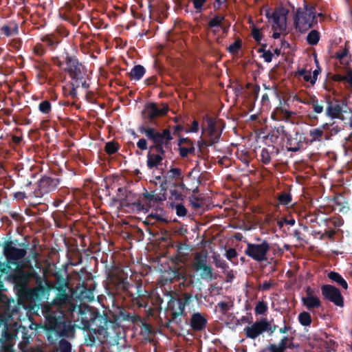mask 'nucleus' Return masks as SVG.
Segmentation results:
<instances>
[{"label":"nucleus","mask_w":352,"mask_h":352,"mask_svg":"<svg viewBox=\"0 0 352 352\" xmlns=\"http://www.w3.org/2000/svg\"><path fill=\"white\" fill-rule=\"evenodd\" d=\"M142 321L139 315L131 314L125 309H120L115 314L111 311L101 315L96 314L91 320H83V328L89 330L85 337L87 346H99L106 343L112 334H118L117 329L122 327V322H131L138 324Z\"/></svg>","instance_id":"nucleus-1"},{"label":"nucleus","mask_w":352,"mask_h":352,"mask_svg":"<svg viewBox=\"0 0 352 352\" xmlns=\"http://www.w3.org/2000/svg\"><path fill=\"white\" fill-rule=\"evenodd\" d=\"M58 293L52 301L53 306L46 309L44 312L45 322L44 328L48 340L54 343L61 337H71L74 334V328L64 314L63 307L72 305L71 296L63 292L57 290Z\"/></svg>","instance_id":"nucleus-2"},{"label":"nucleus","mask_w":352,"mask_h":352,"mask_svg":"<svg viewBox=\"0 0 352 352\" xmlns=\"http://www.w3.org/2000/svg\"><path fill=\"white\" fill-rule=\"evenodd\" d=\"M65 63L66 67L64 68V71L68 74L72 79L69 83L71 89L69 96L72 99H75L78 96L77 89L81 86L82 88L87 89L89 88V83L86 80L84 66L75 56L66 54Z\"/></svg>","instance_id":"nucleus-3"},{"label":"nucleus","mask_w":352,"mask_h":352,"mask_svg":"<svg viewBox=\"0 0 352 352\" xmlns=\"http://www.w3.org/2000/svg\"><path fill=\"white\" fill-rule=\"evenodd\" d=\"M138 129L140 133L145 135L148 140L152 142L148 150L153 153L155 152L156 155H160L164 160L166 153L164 148L169 147L173 140L170 129H164L162 131H159L154 127L145 125L139 126Z\"/></svg>","instance_id":"nucleus-4"},{"label":"nucleus","mask_w":352,"mask_h":352,"mask_svg":"<svg viewBox=\"0 0 352 352\" xmlns=\"http://www.w3.org/2000/svg\"><path fill=\"white\" fill-rule=\"evenodd\" d=\"M194 299L198 300V294L192 295L191 292H182L177 293L175 296H170L168 302L167 311L170 315L168 321L178 323L177 318L182 316H186L185 307L188 306Z\"/></svg>","instance_id":"nucleus-5"},{"label":"nucleus","mask_w":352,"mask_h":352,"mask_svg":"<svg viewBox=\"0 0 352 352\" xmlns=\"http://www.w3.org/2000/svg\"><path fill=\"white\" fill-rule=\"evenodd\" d=\"M294 23L296 29L300 32H306L318 23L316 18V8L307 4L303 8H298L294 17Z\"/></svg>","instance_id":"nucleus-6"},{"label":"nucleus","mask_w":352,"mask_h":352,"mask_svg":"<svg viewBox=\"0 0 352 352\" xmlns=\"http://www.w3.org/2000/svg\"><path fill=\"white\" fill-rule=\"evenodd\" d=\"M168 111L169 107L167 103L161 102L160 104L156 102L146 103L142 111V116L144 120L143 125L150 126L149 124H155V120L157 118L166 116Z\"/></svg>","instance_id":"nucleus-7"},{"label":"nucleus","mask_w":352,"mask_h":352,"mask_svg":"<svg viewBox=\"0 0 352 352\" xmlns=\"http://www.w3.org/2000/svg\"><path fill=\"white\" fill-rule=\"evenodd\" d=\"M142 197L144 203L142 204L141 201H138L132 204L135 206L138 210H146L147 212L149 208H159L160 211L164 212L162 207L163 201L166 199V197H163L159 195H156L155 191L148 192L144 189V192L142 193Z\"/></svg>","instance_id":"nucleus-8"},{"label":"nucleus","mask_w":352,"mask_h":352,"mask_svg":"<svg viewBox=\"0 0 352 352\" xmlns=\"http://www.w3.org/2000/svg\"><path fill=\"white\" fill-rule=\"evenodd\" d=\"M270 250V243L266 240L259 244L248 242L244 253L257 262H264L267 260V254Z\"/></svg>","instance_id":"nucleus-9"},{"label":"nucleus","mask_w":352,"mask_h":352,"mask_svg":"<svg viewBox=\"0 0 352 352\" xmlns=\"http://www.w3.org/2000/svg\"><path fill=\"white\" fill-rule=\"evenodd\" d=\"M84 5L78 1L67 2L59 10L60 16L73 25H76L80 20V16L78 11L82 10Z\"/></svg>","instance_id":"nucleus-10"},{"label":"nucleus","mask_w":352,"mask_h":352,"mask_svg":"<svg viewBox=\"0 0 352 352\" xmlns=\"http://www.w3.org/2000/svg\"><path fill=\"white\" fill-rule=\"evenodd\" d=\"M59 184L60 180L56 177L43 176L39 179L36 188L30 192V197L41 198L44 195L55 190Z\"/></svg>","instance_id":"nucleus-11"},{"label":"nucleus","mask_w":352,"mask_h":352,"mask_svg":"<svg viewBox=\"0 0 352 352\" xmlns=\"http://www.w3.org/2000/svg\"><path fill=\"white\" fill-rule=\"evenodd\" d=\"M135 284H131L127 279L121 276H115L110 280L111 293L116 295L133 296L132 288H135Z\"/></svg>","instance_id":"nucleus-12"},{"label":"nucleus","mask_w":352,"mask_h":352,"mask_svg":"<svg viewBox=\"0 0 352 352\" xmlns=\"http://www.w3.org/2000/svg\"><path fill=\"white\" fill-rule=\"evenodd\" d=\"M192 267L196 272L201 271L199 276L202 280L209 281L217 278V276L213 273V268L207 264L206 257L199 254L196 255L192 263Z\"/></svg>","instance_id":"nucleus-13"},{"label":"nucleus","mask_w":352,"mask_h":352,"mask_svg":"<svg viewBox=\"0 0 352 352\" xmlns=\"http://www.w3.org/2000/svg\"><path fill=\"white\" fill-rule=\"evenodd\" d=\"M3 253L8 263L16 265L25 256L27 252L25 249L13 246L11 242H6L3 247Z\"/></svg>","instance_id":"nucleus-14"},{"label":"nucleus","mask_w":352,"mask_h":352,"mask_svg":"<svg viewBox=\"0 0 352 352\" xmlns=\"http://www.w3.org/2000/svg\"><path fill=\"white\" fill-rule=\"evenodd\" d=\"M321 292L324 298L338 307L344 306V298L339 289L331 285H323Z\"/></svg>","instance_id":"nucleus-15"},{"label":"nucleus","mask_w":352,"mask_h":352,"mask_svg":"<svg viewBox=\"0 0 352 352\" xmlns=\"http://www.w3.org/2000/svg\"><path fill=\"white\" fill-rule=\"evenodd\" d=\"M95 289V283L91 282L89 283L82 282L75 287L73 293L76 297L80 300L91 302L94 299Z\"/></svg>","instance_id":"nucleus-16"},{"label":"nucleus","mask_w":352,"mask_h":352,"mask_svg":"<svg viewBox=\"0 0 352 352\" xmlns=\"http://www.w3.org/2000/svg\"><path fill=\"white\" fill-rule=\"evenodd\" d=\"M174 279L179 281L177 293H182V292H191L193 294L192 287L195 284V281L192 275H188L184 271L180 272L179 269L173 271Z\"/></svg>","instance_id":"nucleus-17"},{"label":"nucleus","mask_w":352,"mask_h":352,"mask_svg":"<svg viewBox=\"0 0 352 352\" xmlns=\"http://www.w3.org/2000/svg\"><path fill=\"white\" fill-rule=\"evenodd\" d=\"M287 14L288 10L283 8L275 10L271 16H269V13H267V17L272 20V29L274 30H278L280 32L286 30Z\"/></svg>","instance_id":"nucleus-18"},{"label":"nucleus","mask_w":352,"mask_h":352,"mask_svg":"<svg viewBox=\"0 0 352 352\" xmlns=\"http://www.w3.org/2000/svg\"><path fill=\"white\" fill-rule=\"evenodd\" d=\"M266 327L267 326H265L264 318H263L260 320L256 321L251 326L245 327L244 333L248 338L254 340L265 332Z\"/></svg>","instance_id":"nucleus-19"},{"label":"nucleus","mask_w":352,"mask_h":352,"mask_svg":"<svg viewBox=\"0 0 352 352\" xmlns=\"http://www.w3.org/2000/svg\"><path fill=\"white\" fill-rule=\"evenodd\" d=\"M190 327L194 331H204L208 324L206 316L200 312H194L190 319Z\"/></svg>","instance_id":"nucleus-20"},{"label":"nucleus","mask_w":352,"mask_h":352,"mask_svg":"<svg viewBox=\"0 0 352 352\" xmlns=\"http://www.w3.org/2000/svg\"><path fill=\"white\" fill-rule=\"evenodd\" d=\"M204 133L206 134V140L198 141L197 143L200 151L203 147L210 146L217 143L221 138V131H219L216 128L213 131H208Z\"/></svg>","instance_id":"nucleus-21"},{"label":"nucleus","mask_w":352,"mask_h":352,"mask_svg":"<svg viewBox=\"0 0 352 352\" xmlns=\"http://www.w3.org/2000/svg\"><path fill=\"white\" fill-rule=\"evenodd\" d=\"M327 106L326 108V116L331 119L341 118L342 117V107L336 100L333 102L330 99L327 100Z\"/></svg>","instance_id":"nucleus-22"},{"label":"nucleus","mask_w":352,"mask_h":352,"mask_svg":"<svg viewBox=\"0 0 352 352\" xmlns=\"http://www.w3.org/2000/svg\"><path fill=\"white\" fill-rule=\"evenodd\" d=\"M135 288L136 293H133V296H129L131 298L133 304L137 305L139 307L146 308L148 306V300L145 299L144 292L142 283H135Z\"/></svg>","instance_id":"nucleus-23"},{"label":"nucleus","mask_w":352,"mask_h":352,"mask_svg":"<svg viewBox=\"0 0 352 352\" xmlns=\"http://www.w3.org/2000/svg\"><path fill=\"white\" fill-rule=\"evenodd\" d=\"M282 134H284L287 138V151L292 152L298 151L302 146V142L300 140H298V136L300 135L298 132L295 133V137L292 138L291 135H288L284 131L283 127H282L281 130Z\"/></svg>","instance_id":"nucleus-24"},{"label":"nucleus","mask_w":352,"mask_h":352,"mask_svg":"<svg viewBox=\"0 0 352 352\" xmlns=\"http://www.w3.org/2000/svg\"><path fill=\"white\" fill-rule=\"evenodd\" d=\"M34 68L39 72L38 76L44 78H46L47 73L51 70L50 65L43 59L34 61Z\"/></svg>","instance_id":"nucleus-25"},{"label":"nucleus","mask_w":352,"mask_h":352,"mask_svg":"<svg viewBox=\"0 0 352 352\" xmlns=\"http://www.w3.org/2000/svg\"><path fill=\"white\" fill-rule=\"evenodd\" d=\"M146 157V166L149 169L157 168L163 161L162 157L160 155H156L155 153L150 151L149 150L148 151Z\"/></svg>","instance_id":"nucleus-26"},{"label":"nucleus","mask_w":352,"mask_h":352,"mask_svg":"<svg viewBox=\"0 0 352 352\" xmlns=\"http://www.w3.org/2000/svg\"><path fill=\"white\" fill-rule=\"evenodd\" d=\"M54 276L55 278V288L56 290H60L63 292L65 289H68L67 280L64 277L60 270L55 272Z\"/></svg>","instance_id":"nucleus-27"},{"label":"nucleus","mask_w":352,"mask_h":352,"mask_svg":"<svg viewBox=\"0 0 352 352\" xmlns=\"http://www.w3.org/2000/svg\"><path fill=\"white\" fill-rule=\"evenodd\" d=\"M289 341V338L287 336H283L278 344H270L267 346V350L272 351L274 352H285L286 349H287Z\"/></svg>","instance_id":"nucleus-28"},{"label":"nucleus","mask_w":352,"mask_h":352,"mask_svg":"<svg viewBox=\"0 0 352 352\" xmlns=\"http://www.w3.org/2000/svg\"><path fill=\"white\" fill-rule=\"evenodd\" d=\"M41 41L45 43L47 47L54 50L60 42L59 36L54 34H45L41 37Z\"/></svg>","instance_id":"nucleus-29"},{"label":"nucleus","mask_w":352,"mask_h":352,"mask_svg":"<svg viewBox=\"0 0 352 352\" xmlns=\"http://www.w3.org/2000/svg\"><path fill=\"white\" fill-rule=\"evenodd\" d=\"M301 300L303 305L305 306L308 310L318 309L321 306V302L317 296L302 297Z\"/></svg>","instance_id":"nucleus-30"},{"label":"nucleus","mask_w":352,"mask_h":352,"mask_svg":"<svg viewBox=\"0 0 352 352\" xmlns=\"http://www.w3.org/2000/svg\"><path fill=\"white\" fill-rule=\"evenodd\" d=\"M146 69L141 65H135L129 73V76L131 80H140L145 74Z\"/></svg>","instance_id":"nucleus-31"},{"label":"nucleus","mask_w":352,"mask_h":352,"mask_svg":"<svg viewBox=\"0 0 352 352\" xmlns=\"http://www.w3.org/2000/svg\"><path fill=\"white\" fill-rule=\"evenodd\" d=\"M203 121L206 122V124H202L201 125L202 133L208 131H213L214 129L217 128L215 119L208 114L203 116Z\"/></svg>","instance_id":"nucleus-32"},{"label":"nucleus","mask_w":352,"mask_h":352,"mask_svg":"<svg viewBox=\"0 0 352 352\" xmlns=\"http://www.w3.org/2000/svg\"><path fill=\"white\" fill-rule=\"evenodd\" d=\"M333 202L339 206V212L341 213H346L349 210L348 201L342 195H336L333 198Z\"/></svg>","instance_id":"nucleus-33"},{"label":"nucleus","mask_w":352,"mask_h":352,"mask_svg":"<svg viewBox=\"0 0 352 352\" xmlns=\"http://www.w3.org/2000/svg\"><path fill=\"white\" fill-rule=\"evenodd\" d=\"M152 219H155L160 222H168V221L163 216V212L160 211V209L157 208H154V212H152L147 216L145 223L148 224H153V223L151 221Z\"/></svg>","instance_id":"nucleus-34"},{"label":"nucleus","mask_w":352,"mask_h":352,"mask_svg":"<svg viewBox=\"0 0 352 352\" xmlns=\"http://www.w3.org/2000/svg\"><path fill=\"white\" fill-rule=\"evenodd\" d=\"M328 277L332 281L336 282L342 288L346 289L348 288V284L346 281L342 278V276L336 272H331L328 274Z\"/></svg>","instance_id":"nucleus-35"},{"label":"nucleus","mask_w":352,"mask_h":352,"mask_svg":"<svg viewBox=\"0 0 352 352\" xmlns=\"http://www.w3.org/2000/svg\"><path fill=\"white\" fill-rule=\"evenodd\" d=\"M140 326V334L144 338L145 340H150V334L153 333V328L151 324L145 322L142 318Z\"/></svg>","instance_id":"nucleus-36"},{"label":"nucleus","mask_w":352,"mask_h":352,"mask_svg":"<svg viewBox=\"0 0 352 352\" xmlns=\"http://www.w3.org/2000/svg\"><path fill=\"white\" fill-rule=\"evenodd\" d=\"M320 38V32L316 30H312L308 33L306 41L309 45H316L318 43Z\"/></svg>","instance_id":"nucleus-37"},{"label":"nucleus","mask_w":352,"mask_h":352,"mask_svg":"<svg viewBox=\"0 0 352 352\" xmlns=\"http://www.w3.org/2000/svg\"><path fill=\"white\" fill-rule=\"evenodd\" d=\"M349 49L345 47L342 50L336 52L334 55V58L339 60L341 65L348 66L349 63L345 60L344 58L349 54Z\"/></svg>","instance_id":"nucleus-38"},{"label":"nucleus","mask_w":352,"mask_h":352,"mask_svg":"<svg viewBox=\"0 0 352 352\" xmlns=\"http://www.w3.org/2000/svg\"><path fill=\"white\" fill-rule=\"evenodd\" d=\"M224 16L221 14H217L209 21L208 26L210 28H221L222 22L224 21Z\"/></svg>","instance_id":"nucleus-39"},{"label":"nucleus","mask_w":352,"mask_h":352,"mask_svg":"<svg viewBox=\"0 0 352 352\" xmlns=\"http://www.w3.org/2000/svg\"><path fill=\"white\" fill-rule=\"evenodd\" d=\"M72 351V344L71 343L65 340L61 339L58 344V346L56 349L55 352H71Z\"/></svg>","instance_id":"nucleus-40"},{"label":"nucleus","mask_w":352,"mask_h":352,"mask_svg":"<svg viewBox=\"0 0 352 352\" xmlns=\"http://www.w3.org/2000/svg\"><path fill=\"white\" fill-rule=\"evenodd\" d=\"M298 318L300 324L305 327L309 326L312 322L310 314L307 311H302L300 313Z\"/></svg>","instance_id":"nucleus-41"},{"label":"nucleus","mask_w":352,"mask_h":352,"mask_svg":"<svg viewBox=\"0 0 352 352\" xmlns=\"http://www.w3.org/2000/svg\"><path fill=\"white\" fill-rule=\"evenodd\" d=\"M167 177L170 179L183 180L182 172L179 168L171 167L167 172Z\"/></svg>","instance_id":"nucleus-42"},{"label":"nucleus","mask_w":352,"mask_h":352,"mask_svg":"<svg viewBox=\"0 0 352 352\" xmlns=\"http://www.w3.org/2000/svg\"><path fill=\"white\" fill-rule=\"evenodd\" d=\"M120 145L118 143L113 141H110L106 143L104 146V151L108 155H113L118 151Z\"/></svg>","instance_id":"nucleus-43"},{"label":"nucleus","mask_w":352,"mask_h":352,"mask_svg":"<svg viewBox=\"0 0 352 352\" xmlns=\"http://www.w3.org/2000/svg\"><path fill=\"white\" fill-rule=\"evenodd\" d=\"M38 110L43 114H45V115H47V116L50 115L51 113V111H52V104H51V102L49 100H45L41 101L38 104Z\"/></svg>","instance_id":"nucleus-44"},{"label":"nucleus","mask_w":352,"mask_h":352,"mask_svg":"<svg viewBox=\"0 0 352 352\" xmlns=\"http://www.w3.org/2000/svg\"><path fill=\"white\" fill-rule=\"evenodd\" d=\"M324 101H319L318 99L315 96H312V109L316 113L320 114L323 112L324 107H323Z\"/></svg>","instance_id":"nucleus-45"},{"label":"nucleus","mask_w":352,"mask_h":352,"mask_svg":"<svg viewBox=\"0 0 352 352\" xmlns=\"http://www.w3.org/2000/svg\"><path fill=\"white\" fill-rule=\"evenodd\" d=\"M278 200L281 205L287 206L292 201V195L289 192H282L278 195Z\"/></svg>","instance_id":"nucleus-46"},{"label":"nucleus","mask_w":352,"mask_h":352,"mask_svg":"<svg viewBox=\"0 0 352 352\" xmlns=\"http://www.w3.org/2000/svg\"><path fill=\"white\" fill-rule=\"evenodd\" d=\"M309 135L311 138V142H315V141H320L323 135L324 132L321 129L316 128L311 130L309 131Z\"/></svg>","instance_id":"nucleus-47"},{"label":"nucleus","mask_w":352,"mask_h":352,"mask_svg":"<svg viewBox=\"0 0 352 352\" xmlns=\"http://www.w3.org/2000/svg\"><path fill=\"white\" fill-rule=\"evenodd\" d=\"M242 47V41L240 39L236 40L232 45L228 47V50L230 54H237L239 50Z\"/></svg>","instance_id":"nucleus-48"},{"label":"nucleus","mask_w":352,"mask_h":352,"mask_svg":"<svg viewBox=\"0 0 352 352\" xmlns=\"http://www.w3.org/2000/svg\"><path fill=\"white\" fill-rule=\"evenodd\" d=\"M267 305L264 301H259L254 309L256 314L263 315L265 314L267 311Z\"/></svg>","instance_id":"nucleus-49"},{"label":"nucleus","mask_w":352,"mask_h":352,"mask_svg":"<svg viewBox=\"0 0 352 352\" xmlns=\"http://www.w3.org/2000/svg\"><path fill=\"white\" fill-rule=\"evenodd\" d=\"M190 147L186 148L184 146H180L179 147V155L182 157H186L189 154H194L195 151V148L193 146V143L192 144H190Z\"/></svg>","instance_id":"nucleus-50"},{"label":"nucleus","mask_w":352,"mask_h":352,"mask_svg":"<svg viewBox=\"0 0 352 352\" xmlns=\"http://www.w3.org/2000/svg\"><path fill=\"white\" fill-rule=\"evenodd\" d=\"M232 305H230L228 302L221 301L217 303L216 307L219 308V311L223 314L226 315L227 312L230 310Z\"/></svg>","instance_id":"nucleus-51"},{"label":"nucleus","mask_w":352,"mask_h":352,"mask_svg":"<svg viewBox=\"0 0 352 352\" xmlns=\"http://www.w3.org/2000/svg\"><path fill=\"white\" fill-rule=\"evenodd\" d=\"M261 161L265 164H268L271 162V156L268 150L263 148L261 153Z\"/></svg>","instance_id":"nucleus-52"},{"label":"nucleus","mask_w":352,"mask_h":352,"mask_svg":"<svg viewBox=\"0 0 352 352\" xmlns=\"http://www.w3.org/2000/svg\"><path fill=\"white\" fill-rule=\"evenodd\" d=\"M33 52L35 55L42 56L46 53V50L41 43H36L33 47Z\"/></svg>","instance_id":"nucleus-53"},{"label":"nucleus","mask_w":352,"mask_h":352,"mask_svg":"<svg viewBox=\"0 0 352 352\" xmlns=\"http://www.w3.org/2000/svg\"><path fill=\"white\" fill-rule=\"evenodd\" d=\"M252 35L258 43H261V41L263 38V34L261 32L259 29L256 28L255 26H253L252 30Z\"/></svg>","instance_id":"nucleus-54"},{"label":"nucleus","mask_w":352,"mask_h":352,"mask_svg":"<svg viewBox=\"0 0 352 352\" xmlns=\"http://www.w3.org/2000/svg\"><path fill=\"white\" fill-rule=\"evenodd\" d=\"M175 210L176 214L179 217H185L187 214V209L182 204H177L175 206Z\"/></svg>","instance_id":"nucleus-55"},{"label":"nucleus","mask_w":352,"mask_h":352,"mask_svg":"<svg viewBox=\"0 0 352 352\" xmlns=\"http://www.w3.org/2000/svg\"><path fill=\"white\" fill-rule=\"evenodd\" d=\"M264 321H265V326H267V327L265 329V331L269 332L270 336H271L272 333H274V331L276 330L278 327L276 324L272 325L266 318H264Z\"/></svg>","instance_id":"nucleus-56"},{"label":"nucleus","mask_w":352,"mask_h":352,"mask_svg":"<svg viewBox=\"0 0 352 352\" xmlns=\"http://www.w3.org/2000/svg\"><path fill=\"white\" fill-rule=\"evenodd\" d=\"M137 146L141 151L148 150L149 146H148L147 140L145 138H140L137 142Z\"/></svg>","instance_id":"nucleus-57"},{"label":"nucleus","mask_w":352,"mask_h":352,"mask_svg":"<svg viewBox=\"0 0 352 352\" xmlns=\"http://www.w3.org/2000/svg\"><path fill=\"white\" fill-rule=\"evenodd\" d=\"M315 62L316 63L317 68L313 72V75L311 76V77H312L311 85H314L316 83L317 78H318V76L321 72V69L319 65V63H318V60L316 59Z\"/></svg>","instance_id":"nucleus-58"},{"label":"nucleus","mask_w":352,"mask_h":352,"mask_svg":"<svg viewBox=\"0 0 352 352\" xmlns=\"http://www.w3.org/2000/svg\"><path fill=\"white\" fill-rule=\"evenodd\" d=\"M45 292L46 287L41 283L32 291V293L34 296H37L38 294H44Z\"/></svg>","instance_id":"nucleus-59"},{"label":"nucleus","mask_w":352,"mask_h":352,"mask_svg":"<svg viewBox=\"0 0 352 352\" xmlns=\"http://www.w3.org/2000/svg\"><path fill=\"white\" fill-rule=\"evenodd\" d=\"M199 122L196 120H194L192 122V126L190 128H187L185 130L186 133H197L199 131Z\"/></svg>","instance_id":"nucleus-60"},{"label":"nucleus","mask_w":352,"mask_h":352,"mask_svg":"<svg viewBox=\"0 0 352 352\" xmlns=\"http://www.w3.org/2000/svg\"><path fill=\"white\" fill-rule=\"evenodd\" d=\"M152 300V303L155 307V308H159L160 309H162V305L164 301L163 299L160 296V295H156Z\"/></svg>","instance_id":"nucleus-61"},{"label":"nucleus","mask_w":352,"mask_h":352,"mask_svg":"<svg viewBox=\"0 0 352 352\" xmlns=\"http://www.w3.org/2000/svg\"><path fill=\"white\" fill-rule=\"evenodd\" d=\"M214 264L217 267L221 268L224 270L229 267L228 263L223 259H215Z\"/></svg>","instance_id":"nucleus-62"},{"label":"nucleus","mask_w":352,"mask_h":352,"mask_svg":"<svg viewBox=\"0 0 352 352\" xmlns=\"http://www.w3.org/2000/svg\"><path fill=\"white\" fill-rule=\"evenodd\" d=\"M207 0H192L194 8L201 12L202 10L203 6L206 3Z\"/></svg>","instance_id":"nucleus-63"},{"label":"nucleus","mask_w":352,"mask_h":352,"mask_svg":"<svg viewBox=\"0 0 352 352\" xmlns=\"http://www.w3.org/2000/svg\"><path fill=\"white\" fill-rule=\"evenodd\" d=\"M237 256V252L235 249L230 248L226 250V256L229 261H232L234 258Z\"/></svg>","instance_id":"nucleus-64"}]
</instances>
